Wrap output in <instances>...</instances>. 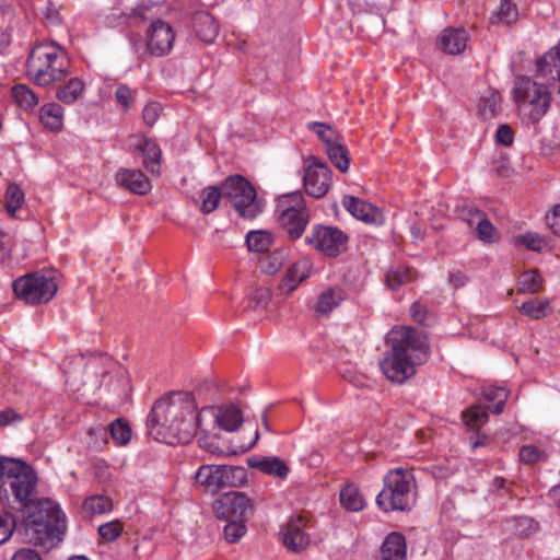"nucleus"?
Listing matches in <instances>:
<instances>
[{
	"label": "nucleus",
	"instance_id": "2f4dec72",
	"mask_svg": "<svg viewBox=\"0 0 560 560\" xmlns=\"http://www.w3.org/2000/svg\"><path fill=\"white\" fill-rule=\"evenodd\" d=\"M340 502L345 509L352 512H359L365 506L363 495L353 483H349L340 490Z\"/></svg>",
	"mask_w": 560,
	"mask_h": 560
},
{
	"label": "nucleus",
	"instance_id": "a18cd8bd",
	"mask_svg": "<svg viewBox=\"0 0 560 560\" xmlns=\"http://www.w3.org/2000/svg\"><path fill=\"white\" fill-rule=\"evenodd\" d=\"M16 521L14 515L7 511H0V545L7 542L13 535Z\"/></svg>",
	"mask_w": 560,
	"mask_h": 560
},
{
	"label": "nucleus",
	"instance_id": "2eb2a0df",
	"mask_svg": "<svg viewBox=\"0 0 560 560\" xmlns=\"http://www.w3.org/2000/svg\"><path fill=\"white\" fill-rule=\"evenodd\" d=\"M331 186V171L322 161L314 160L304 173L305 191L314 197H324Z\"/></svg>",
	"mask_w": 560,
	"mask_h": 560
},
{
	"label": "nucleus",
	"instance_id": "09e8293b",
	"mask_svg": "<svg viewBox=\"0 0 560 560\" xmlns=\"http://www.w3.org/2000/svg\"><path fill=\"white\" fill-rule=\"evenodd\" d=\"M270 300V290L268 288H258L249 296V306L253 308H266Z\"/></svg>",
	"mask_w": 560,
	"mask_h": 560
},
{
	"label": "nucleus",
	"instance_id": "f03ea898",
	"mask_svg": "<svg viewBox=\"0 0 560 560\" xmlns=\"http://www.w3.org/2000/svg\"><path fill=\"white\" fill-rule=\"evenodd\" d=\"M390 350L380 361L383 374L393 383L402 384L416 373V365L429 357L427 337L410 327L394 328L387 339Z\"/></svg>",
	"mask_w": 560,
	"mask_h": 560
},
{
	"label": "nucleus",
	"instance_id": "1a4fd4ad",
	"mask_svg": "<svg viewBox=\"0 0 560 560\" xmlns=\"http://www.w3.org/2000/svg\"><path fill=\"white\" fill-rule=\"evenodd\" d=\"M15 295L27 304L49 302L57 292L52 272L37 271L20 277L12 283Z\"/></svg>",
	"mask_w": 560,
	"mask_h": 560
},
{
	"label": "nucleus",
	"instance_id": "c9c22d12",
	"mask_svg": "<svg viewBox=\"0 0 560 560\" xmlns=\"http://www.w3.org/2000/svg\"><path fill=\"white\" fill-rule=\"evenodd\" d=\"M273 242V236L269 231L255 230L246 235V244L250 252L262 253L267 250Z\"/></svg>",
	"mask_w": 560,
	"mask_h": 560
},
{
	"label": "nucleus",
	"instance_id": "a878e982",
	"mask_svg": "<svg viewBox=\"0 0 560 560\" xmlns=\"http://www.w3.org/2000/svg\"><path fill=\"white\" fill-rule=\"evenodd\" d=\"M382 560H407L405 537L399 533L389 534L381 548Z\"/></svg>",
	"mask_w": 560,
	"mask_h": 560
},
{
	"label": "nucleus",
	"instance_id": "20e7f679",
	"mask_svg": "<svg viewBox=\"0 0 560 560\" xmlns=\"http://www.w3.org/2000/svg\"><path fill=\"white\" fill-rule=\"evenodd\" d=\"M222 196L229 199L237 213L245 219H253L262 211L255 189L248 180L240 175L229 177L222 184L221 190L217 186L206 187L200 195L201 211L203 213L213 212Z\"/></svg>",
	"mask_w": 560,
	"mask_h": 560
},
{
	"label": "nucleus",
	"instance_id": "f8f14e48",
	"mask_svg": "<svg viewBox=\"0 0 560 560\" xmlns=\"http://www.w3.org/2000/svg\"><path fill=\"white\" fill-rule=\"evenodd\" d=\"M305 242L323 256L335 258L347 250L349 236L338 226L316 224Z\"/></svg>",
	"mask_w": 560,
	"mask_h": 560
},
{
	"label": "nucleus",
	"instance_id": "338daca9",
	"mask_svg": "<svg viewBox=\"0 0 560 560\" xmlns=\"http://www.w3.org/2000/svg\"><path fill=\"white\" fill-rule=\"evenodd\" d=\"M198 443H199L200 447H202L203 450H206V451H208V452H210L212 454L217 453V451H218V447H213L212 444H210L208 442V439L206 436L205 438H200L198 440Z\"/></svg>",
	"mask_w": 560,
	"mask_h": 560
},
{
	"label": "nucleus",
	"instance_id": "473e14b6",
	"mask_svg": "<svg viewBox=\"0 0 560 560\" xmlns=\"http://www.w3.org/2000/svg\"><path fill=\"white\" fill-rule=\"evenodd\" d=\"M260 471L279 478H285L289 474V467L280 457H264L252 465Z\"/></svg>",
	"mask_w": 560,
	"mask_h": 560
},
{
	"label": "nucleus",
	"instance_id": "c756f323",
	"mask_svg": "<svg viewBox=\"0 0 560 560\" xmlns=\"http://www.w3.org/2000/svg\"><path fill=\"white\" fill-rule=\"evenodd\" d=\"M326 153L330 162L341 173H346L349 170L350 158L347 147L342 143L341 138L334 143L326 147Z\"/></svg>",
	"mask_w": 560,
	"mask_h": 560
},
{
	"label": "nucleus",
	"instance_id": "a211bd4d",
	"mask_svg": "<svg viewBox=\"0 0 560 560\" xmlns=\"http://www.w3.org/2000/svg\"><path fill=\"white\" fill-rule=\"evenodd\" d=\"M342 206L355 219L368 223L378 224L383 220L382 212L370 202L353 196H345L342 198Z\"/></svg>",
	"mask_w": 560,
	"mask_h": 560
},
{
	"label": "nucleus",
	"instance_id": "ea45409f",
	"mask_svg": "<svg viewBox=\"0 0 560 560\" xmlns=\"http://www.w3.org/2000/svg\"><path fill=\"white\" fill-rule=\"evenodd\" d=\"M287 259L288 250L285 248L275 249L261 260V270L267 275H275L282 268Z\"/></svg>",
	"mask_w": 560,
	"mask_h": 560
},
{
	"label": "nucleus",
	"instance_id": "13d9d810",
	"mask_svg": "<svg viewBox=\"0 0 560 560\" xmlns=\"http://www.w3.org/2000/svg\"><path fill=\"white\" fill-rule=\"evenodd\" d=\"M490 490L492 493H497L503 498L510 497V490L508 481L504 478L497 477L492 480Z\"/></svg>",
	"mask_w": 560,
	"mask_h": 560
},
{
	"label": "nucleus",
	"instance_id": "37998d69",
	"mask_svg": "<svg viewBox=\"0 0 560 560\" xmlns=\"http://www.w3.org/2000/svg\"><path fill=\"white\" fill-rule=\"evenodd\" d=\"M307 128L316 133L325 144V148L341 138L330 125L325 122L311 121L307 124Z\"/></svg>",
	"mask_w": 560,
	"mask_h": 560
},
{
	"label": "nucleus",
	"instance_id": "864d4df0",
	"mask_svg": "<svg viewBox=\"0 0 560 560\" xmlns=\"http://www.w3.org/2000/svg\"><path fill=\"white\" fill-rule=\"evenodd\" d=\"M117 102L127 110L131 106L133 98L132 91L127 85H120L115 93Z\"/></svg>",
	"mask_w": 560,
	"mask_h": 560
},
{
	"label": "nucleus",
	"instance_id": "f704fd0d",
	"mask_svg": "<svg viewBox=\"0 0 560 560\" xmlns=\"http://www.w3.org/2000/svg\"><path fill=\"white\" fill-rule=\"evenodd\" d=\"M511 242L515 247H524L537 253H540L547 246L546 238L536 232L515 235Z\"/></svg>",
	"mask_w": 560,
	"mask_h": 560
},
{
	"label": "nucleus",
	"instance_id": "de8ad7c7",
	"mask_svg": "<svg viewBox=\"0 0 560 560\" xmlns=\"http://www.w3.org/2000/svg\"><path fill=\"white\" fill-rule=\"evenodd\" d=\"M230 522L224 526V538L229 542H236L246 533V526L243 520H229Z\"/></svg>",
	"mask_w": 560,
	"mask_h": 560
},
{
	"label": "nucleus",
	"instance_id": "774afa93",
	"mask_svg": "<svg viewBox=\"0 0 560 560\" xmlns=\"http://www.w3.org/2000/svg\"><path fill=\"white\" fill-rule=\"evenodd\" d=\"M499 101H500V96L499 95H497V94H492L491 95V105L489 107V110H490L491 114H493L495 112L497 105H498Z\"/></svg>",
	"mask_w": 560,
	"mask_h": 560
},
{
	"label": "nucleus",
	"instance_id": "680f3d73",
	"mask_svg": "<svg viewBox=\"0 0 560 560\" xmlns=\"http://www.w3.org/2000/svg\"><path fill=\"white\" fill-rule=\"evenodd\" d=\"M155 7V3L153 2H144V3H141L139 4L135 10H133V14L136 16H139L141 20H148L149 19V15H148V11L152 8Z\"/></svg>",
	"mask_w": 560,
	"mask_h": 560
},
{
	"label": "nucleus",
	"instance_id": "5fc2aeb1",
	"mask_svg": "<svg viewBox=\"0 0 560 560\" xmlns=\"http://www.w3.org/2000/svg\"><path fill=\"white\" fill-rule=\"evenodd\" d=\"M23 417L12 408H7L0 411V427H8L10 424L21 422Z\"/></svg>",
	"mask_w": 560,
	"mask_h": 560
},
{
	"label": "nucleus",
	"instance_id": "4be33fe9",
	"mask_svg": "<svg viewBox=\"0 0 560 560\" xmlns=\"http://www.w3.org/2000/svg\"><path fill=\"white\" fill-rule=\"evenodd\" d=\"M283 545L292 551H301L310 544V536L303 530V520H291L281 530Z\"/></svg>",
	"mask_w": 560,
	"mask_h": 560
},
{
	"label": "nucleus",
	"instance_id": "dca6fc26",
	"mask_svg": "<svg viewBox=\"0 0 560 560\" xmlns=\"http://www.w3.org/2000/svg\"><path fill=\"white\" fill-rule=\"evenodd\" d=\"M205 416L213 418L219 429L226 432L236 431L243 423V415L240 408L234 405L222 406L219 408L206 407L201 409V421Z\"/></svg>",
	"mask_w": 560,
	"mask_h": 560
},
{
	"label": "nucleus",
	"instance_id": "4c0bfd02",
	"mask_svg": "<svg viewBox=\"0 0 560 560\" xmlns=\"http://www.w3.org/2000/svg\"><path fill=\"white\" fill-rule=\"evenodd\" d=\"M483 396L487 401L492 402L490 409L493 413L500 415L503 412L509 396L505 387L488 386L483 389Z\"/></svg>",
	"mask_w": 560,
	"mask_h": 560
},
{
	"label": "nucleus",
	"instance_id": "4468645a",
	"mask_svg": "<svg viewBox=\"0 0 560 560\" xmlns=\"http://www.w3.org/2000/svg\"><path fill=\"white\" fill-rule=\"evenodd\" d=\"M217 516L222 520H243L254 511L250 498L241 491H230L218 498L214 504Z\"/></svg>",
	"mask_w": 560,
	"mask_h": 560
},
{
	"label": "nucleus",
	"instance_id": "0eeeda50",
	"mask_svg": "<svg viewBox=\"0 0 560 560\" xmlns=\"http://www.w3.org/2000/svg\"><path fill=\"white\" fill-rule=\"evenodd\" d=\"M415 478L410 470L396 468L384 477L383 490L376 503L385 511H409L415 503Z\"/></svg>",
	"mask_w": 560,
	"mask_h": 560
},
{
	"label": "nucleus",
	"instance_id": "58836bf2",
	"mask_svg": "<svg viewBox=\"0 0 560 560\" xmlns=\"http://www.w3.org/2000/svg\"><path fill=\"white\" fill-rule=\"evenodd\" d=\"M83 509L92 515L108 513L113 510V501L106 495L93 494L85 499Z\"/></svg>",
	"mask_w": 560,
	"mask_h": 560
},
{
	"label": "nucleus",
	"instance_id": "412c9836",
	"mask_svg": "<svg viewBox=\"0 0 560 560\" xmlns=\"http://www.w3.org/2000/svg\"><path fill=\"white\" fill-rule=\"evenodd\" d=\"M346 299L347 292L342 287H327L318 293L314 310L319 315H329L332 311L338 308Z\"/></svg>",
	"mask_w": 560,
	"mask_h": 560
},
{
	"label": "nucleus",
	"instance_id": "6ab92c4d",
	"mask_svg": "<svg viewBox=\"0 0 560 560\" xmlns=\"http://www.w3.org/2000/svg\"><path fill=\"white\" fill-rule=\"evenodd\" d=\"M469 36L464 28L447 27L438 38L440 49L448 55H460L467 47Z\"/></svg>",
	"mask_w": 560,
	"mask_h": 560
},
{
	"label": "nucleus",
	"instance_id": "c85d7f7f",
	"mask_svg": "<svg viewBox=\"0 0 560 560\" xmlns=\"http://www.w3.org/2000/svg\"><path fill=\"white\" fill-rule=\"evenodd\" d=\"M544 284L542 276L538 270H526L522 272L517 280V291L521 294H536Z\"/></svg>",
	"mask_w": 560,
	"mask_h": 560
},
{
	"label": "nucleus",
	"instance_id": "bb28decb",
	"mask_svg": "<svg viewBox=\"0 0 560 560\" xmlns=\"http://www.w3.org/2000/svg\"><path fill=\"white\" fill-rule=\"evenodd\" d=\"M63 108L58 103H48L39 109L42 125L51 132H59L63 128Z\"/></svg>",
	"mask_w": 560,
	"mask_h": 560
},
{
	"label": "nucleus",
	"instance_id": "c03bdc74",
	"mask_svg": "<svg viewBox=\"0 0 560 560\" xmlns=\"http://www.w3.org/2000/svg\"><path fill=\"white\" fill-rule=\"evenodd\" d=\"M24 202V192L16 184H10L5 191V209L11 217Z\"/></svg>",
	"mask_w": 560,
	"mask_h": 560
},
{
	"label": "nucleus",
	"instance_id": "7c9ffc66",
	"mask_svg": "<svg viewBox=\"0 0 560 560\" xmlns=\"http://www.w3.org/2000/svg\"><path fill=\"white\" fill-rule=\"evenodd\" d=\"M518 311L530 319H541L547 317L551 312V303L549 299H532L524 302Z\"/></svg>",
	"mask_w": 560,
	"mask_h": 560
},
{
	"label": "nucleus",
	"instance_id": "6e6552de",
	"mask_svg": "<svg viewBox=\"0 0 560 560\" xmlns=\"http://www.w3.org/2000/svg\"><path fill=\"white\" fill-rule=\"evenodd\" d=\"M513 93L520 113L533 121L540 120L550 107L551 91L529 78H517Z\"/></svg>",
	"mask_w": 560,
	"mask_h": 560
},
{
	"label": "nucleus",
	"instance_id": "7ed1b4c3",
	"mask_svg": "<svg viewBox=\"0 0 560 560\" xmlns=\"http://www.w3.org/2000/svg\"><path fill=\"white\" fill-rule=\"evenodd\" d=\"M38 478L26 463L0 458V500L11 509L23 511L36 501Z\"/></svg>",
	"mask_w": 560,
	"mask_h": 560
},
{
	"label": "nucleus",
	"instance_id": "a19ab883",
	"mask_svg": "<svg viewBox=\"0 0 560 560\" xmlns=\"http://www.w3.org/2000/svg\"><path fill=\"white\" fill-rule=\"evenodd\" d=\"M463 420L469 430L477 431L488 421V413L483 407L474 405L463 413Z\"/></svg>",
	"mask_w": 560,
	"mask_h": 560
},
{
	"label": "nucleus",
	"instance_id": "423d86ee",
	"mask_svg": "<svg viewBox=\"0 0 560 560\" xmlns=\"http://www.w3.org/2000/svg\"><path fill=\"white\" fill-rule=\"evenodd\" d=\"M25 535L30 542L52 547L66 530V515L50 500H43L25 521Z\"/></svg>",
	"mask_w": 560,
	"mask_h": 560
},
{
	"label": "nucleus",
	"instance_id": "49530a36",
	"mask_svg": "<svg viewBox=\"0 0 560 560\" xmlns=\"http://www.w3.org/2000/svg\"><path fill=\"white\" fill-rule=\"evenodd\" d=\"M110 435L115 442L126 445L131 439V430L127 422L121 419L114 421L110 427Z\"/></svg>",
	"mask_w": 560,
	"mask_h": 560
},
{
	"label": "nucleus",
	"instance_id": "8fccbe9b",
	"mask_svg": "<svg viewBox=\"0 0 560 560\" xmlns=\"http://www.w3.org/2000/svg\"><path fill=\"white\" fill-rule=\"evenodd\" d=\"M520 460L524 464H534L545 458V453L535 445H525L520 450Z\"/></svg>",
	"mask_w": 560,
	"mask_h": 560
},
{
	"label": "nucleus",
	"instance_id": "6e6d98bb",
	"mask_svg": "<svg viewBox=\"0 0 560 560\" xmlns=\"http://www.w3.org/2000/svg\"><path fill=\"white\" fill-rule=\"evenodd\" d=\"M495 140L498 143L510 145L513 142V131L509 125H501L495 133Z\"/></svg>",
	"mask_w": 560,
	"mask_h": 560
},
{
	"label": "nucleus",
	"instance_id": "cd10ccee",
	"mask_svg": "<svg viewBox=\"0 0 560 560\" xmlns=\"http://www.w3.org/2000/svg\"><path fill=\"white\" fill-rule=\"evenodd\" d=\"M518 16V8L513 0H501L498 9L492 13L490 22L491 24L509 26L515 24Z\"/></svg>",
	"mask_w": 560,
	"mask_h": 560
},
{
	"label": "nucleus",
	"instance_id": "603ef678",
	"mask_svg": "<svg viewBox=\"0 0 560 560\" xmlns=\"http://www.w3.org/2000/svg\"><path fill=\"white\" fill-rule=\"evenodd\" d=\"M162 107L156 102H151L143 108V120L148 126H153L160 117Z\"/></svg>",
	"mask_w": 560,
	"mask_h": 560
},
{
	"label": "nucleus",
	"instance_id": "4d7b16f0",
	"mask_svg": "<svg viewBox=\"0 0 560 560\" xmlns=\"http://www.w3.org/2000/svg\"><path fill=\"white\" fill-rule=\"evenodd\" d=\"M546 220L552 232L560 236V205L553 207L551 213L547 214Z\"/></svg>",
	"mask_w": 560,
	"mask_h": 560
},
{
	"label": "nucleus",
	"instance_id": "69168bd1",
	"mask_svg": "<svg viewBox=\"0 0 560 560\" xmlns=\"http://www.w3.org/2000/svg\"><path fill=\"white\" fill-rule=\"evenodd\" d=\"M550 497L557 508L560 509V483L550 490Z\"/></svg>",
	"mask_w": 560,
	"mask_h": 560
},
{
	"label": "nucleus",
	"instance_id": "393cba45",
	"mask_svg": "<svg viewBox=\"0 0 560 560\" xmlns=\"http://www.w3.org/2000/svg\"><path fill=\"white\" fill-rule=\"evenodd\" d=\"M192 24L196 35L207 44L213 43L219 34V24L209 12L195 13Z\"/></svg>",
	"mask_w": 560,
	"mask_h": 560
},
{
	"label": "nucleus",
	"instance_id": "3c124183",
	"mask_svg": "<svg viewBox=\"0 0 560 560\" xmlns=\"http://www.w3.org/2000/svg\"><path fill=\"white\" fill-rule=\"evenodd\" d=\"M122 530V527L119 522H108L102 524L98 527L100 536L106 541H114L117 539Z\"/></svg>",
	"mask_w": 560,
	"mask_h": 560
},
{
	"label": "nucleus",
	"instance_id": "79ce46f5",
	"mask_svg": "<svg viewBox=\"0 0 560 560\" xmlns=\"http://www.w3.org/2000/svg\"><path fill=\"white\" fill-rule=\"evenodd\" d=\"M412 271L402 265L392 267L385 275L386 282L392 290H396L412 279Z\"/></svg>",
	"mask_w": 560,
	"mask_h": 560
},
{
	"label": "nucleus",
	"instance_id": "ddd939ff",
	"mask_svg": "<svg viewBox=\"0 0 560 560\" xmlns=\"http://www.w3.org/2000/svg\"><path fill=\"white\" fill-rule=\"evenodd\" d=\"M147 50L150 55L163 57L171 52L175 42V32L170 23L161 19L153 20L144 34Z\"/></svg>",
	"mask_w": 560,
	"mask_h": 560
},
{
	"label": "nucleus",
	"instance_id": "72a5a7b5",
	"mask_svg": "<svg viewBox=\"0 0 560 560\" xmlns=\"http://www.w3.org/2000/svg\"><path fill=\"white\" fill-rule=\"evenodd\" d=\"M84 83L79 78L70 79L66 84L61 85L56 93V97L65 104H73L82 95Z\"/></svg>",
	"mask_w": 560,
	"mask_h": 560
},
{
	"label": "nucleus",
	"instance_id": "bf43d9fd",
	"mask_svg": "<svg viewBox=\"0 0 560 560\" xmlns=\"http://www.w3.org/2000/svg\"><path fill=\"white\" fill-rule=\"evenodd\" d=\"M11 560H42V557L34 549L21 548L13 553Z\"/></svg>",
	"mask_w": 560,
	"mask_h": 560
},
{
	"label": "nucleus",
	"instance_id": "5701e85b",
	"mask_svg": "<svg viewBox=\"0 0 560 560\" xmlns=\"http://www.w3.org/2000/svg\"><path fill=\"white\" fill-rule=\"evenodd\" d=\"M312 262L308 259H300L295 261L287 270L284 278L280 283V290L285 293H292L301 282L310 277Z\"/></svg>",
	"mask_w": 560,
	"mask_h": 560
},
{
	"label": "nucleus",
	"instance_id": "aec40b11",
	"mask_svg": "<svg viewBox=\"0 0 560 560\" xmlns=\"http://www.w3.org/2000/svg\"><path fill=\"white\" fill-rule=\"evenodd\" d=\"M115 180L133 194L145 195L151 189L150 180L140 170L120 168L115 174Z\"/></svg>",
	"mask_w": 560,
	"mask_h": 560
},
{
	"label": "nucleus",
	"instance_id": "f257e3e1",
	"mask_svg": "<svg viewBox=\"0 0 560 560\" xmlns=\"http://www.w3.org/2000/svg\"><path fill=\"white\" fill-rule=\"evenodd\" d=\"M195 411V402L188 394L173 393L159 399L148 417L150 434L170 445L188 443L201 427V411Z\"/></svg>",
	"mask_w": 560,
	"mask_h": 560
},
{
	"label": "nucleus",
	"instance_id": "39448f33",
	"mask_svg": "<svg viewBox=\"0 0 560 560\" xmlns=\"http://www.w3.org/2000/svg\"><path fill=\"white\" fill-rule=\"evenodd\" d=\"M70 73L67 51L56 43L35 45L27 59L26 74L39 86H49Z\"/></svg>",
	"mask_w": 560,
	"mask_h": 560
},
{
	"label": "nucleus",
	"instance_id": "e2e57ef3",
	"mask_svg": "<svg viewBox=\"0 0 560 560\" xmlns=\"http://www.w3.org/2000/svg\"><path fill=\"white\" fill-rule=\"evenodd\" d=\"M116 375L118 377L119 389L121 392H125L129 383L127 370L122 366H119L116 370Z\"/></svg>",
	"mask_w": 560,
	"mask_h": 560
},
{
	"label": "nucleus",
	"instance_id": "0e129e2a",
	"mask_svg": "<svg viewBox=\"0 0 560 560\" xmlns=\"http://www.w3.org/2000/svg\"><path fill=\"white\" fill-rule=\"evenodd\" d=\"M411 315L415 320L422 323L425 317V312L420 303H413L410 307Z\"/></svg>",
	"mask_w": 560,
	"mask_h": 560
},
{
	"label": "nucleus",
	"instance_id": "e433bc0d",
	"mask_svg": "<svg viewBox=\"0 0 560 560\" xmlns=\"http://www.w3.org/2000/svg\"><path fill=\"white\" fill-rule=\"evenodd\" d=\"M14 102L23 109H33L38 104L36 94L25 84H16L12 88Z\"/></svg>",
	"mask_w": 560,
	"mask_h": 560
},
{
	"label": "nucleus",
	"instance_id": "9b49d317",
	"mask_svg": "<svg viewBox=\"0 0 560 560\" xmlns=\"http://www.w3.org/2000/svg\"><path fill=\"white\" fill-rule=\"evenodd\" d=\"M196 482L210 493H217L225 487H236L246 479L243 467L229 465H201L195 472Z\"/></svg>",
	"mask_w": 560,
	"mask_h": 560
},
{
	"label": "nucleus",
	"instance_id": "f3484780",
	"mask_svg": "<svg viewBox=\"0 0 560 560\" xmlns=\"http://www.w3.org/2000/svg\"><path fill=\"white\" fill-rule=\"evenodd\" d=\"M132 147L143 156V166L152 175L161 174L162 150L160 145L151 139L141 136L132 138Z\"/></svg>",
	"mask_w": 560,
	"mask_h": 560
},
{
	"label": "nucleus",
	"instance_id": "9d476101",
	"mask_svg": "<svg viewBox=\"0 0 560 560\" xmlns=\"http://www.w3.org/2000/svg\"><path fill=\"white\" fill-rule=\"evenodd\" d=\"M278 220L292 240L300 238L308 223V212L301 191L282 195L277 200Z\"/></svg>",
	"mask_w": 560,
	"mask_h": 560
},
{
	"label": "nucleus",
	"instance_id": "b1692460",
	"mask_svg": "<svg viewBox=\"0 0 560 560\" xmlns=\"http://www.w3.org/2000/svg\"><path fill=\"white\" fill-rule=\"evenodd\" d=\"M469 213L472 218H465L468 225L474 226L476 224V231L478 238L483 243H494L499 241L500 234L495 226L488 220L486 214L478 209H470Z\"/></svg>",
	"mask_w": 560,
	"mask_h": 560
},
{
	"label": "nucleus",
	"instance_id": "052dcab7",
	"mask_svg": "<svg viewBox=\"0 0 560 560\" xmlns=\"http://www.w3.org/2000/svg\"><path fill=\"white\" fill-rule=\"evenodd\" d=\"M467 276L462 271H453L448 276L450 284L456 289L464 287L467 283Z\"/></svg>",
	"mask_w": 560,
	"mask_h": 560
}]
</instances>
